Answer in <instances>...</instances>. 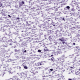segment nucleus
Wrapping results in <instances>:
<instances>
[{"label":"nucleus","instance_id":"49","mask_svg":"<svg viewBox=\"0 0 80 80\" xmlns=\"http://www.w3.org/2000/svg\"><path fill=\"white\" fill-rule=\"evenodd\" d=\"M5 35H7V33L5 32Z\"/></svg>","mask_w":80,"mask_h":80},{"label":"nucleus","instance_id":"58","mask_svg":"<svg viewBox=\"0 0 80 80\" xmlns=\"http://www.w3.org/2000/svg\"><path fill=\"white\" fill-rule=\"evenodd\" d=\"M44 36H45V37H46V35H44Z\"/></svg>","mask_w":80,"mask_h":80},{"label":"nucleus","instance_id":"35","mask_svg":"<svg viewBox=\"0 0 80 80\" xmlns=\"http://www.w3.org/2000/svg\"><path fill=\"white\" fill-rule=\"evenodd\" d=\"M78 13H80V10H78Z\"/></svg>","mask_w":80,"mask_h":80},{"label":"nucleus","instance_id":"15","mask_svg":"<svg viewBox=\"0 0 80 80\" xmlns=\"http://www.w3.org/2000/svg\"><path fill=\"white\" fill-rule=\"evenodd\" d=\"M79 72H78V71L77 72H75V74L76 75H79Z\"/></svg>","mask_w":80,"mask_h":80},{"label":"nucleus","instance_id":"10","mask_svg":"<svg viewBox=\"0 0 80 80\" xmlns=\"http://www.w3.org/2000/svg\"><path fill=\"white\" fill-rule=\"evenodd\" d=\"M75 9H74V8H72L70 10V12H75Z\"/></svg>","mask_w":80,"mask_h":80},{"label":"nucleus","instance_id":"30","mask_svg":"<svg viewBox=\"0 0 80 80\" xmlns=\"http://www.w3.org/2000/svg\"><path fill=\"white\" fill-rule=\"evenodd\" d=\"M17 68L18 69H20L21 68V67H20V66H18L17 67Z\"/></svg>","mask_w":80,"mask_h":80},{"label":"nucleus","instance_id":"43","mask_svg":"<svg viewBox=\"0 0 80 80\" xmlns=\"http://www.w3.org/2000/svg\"><path fill=\"white\" fill-rule=\"evenodd\" d=\"M8 17H10V18L11 17V16L9 15H8Z\"/></svg>","mask_w":80,"mask_h":80},{"label":"nucleus","instance_id":"46","mask_svg":"<svg viewBox=\"0 0 80 80\" xmlns=\"http://www.w3.org/2000/svg\"><path fill=\"white\" fill-rule=\"evenodd\" d=\"M9 45H12V44L11 43L9 44Z\"/></svg>","mask_w":80,"mask_h":80},{"label":"nucleus","instance_id":"19","mask_svg":"<svg viewBox=\"0 0 80 80\" xmlns=\"http://www.w3.org/2000/svg\"><path fill=\"white\" fill-rule=\"evenodd\" d=\"M14 35H18V32L17 33L14 32Z\"/></svg>","mask_w":80,"mask_h":80},{"label":"nucleus","instance_id":"47","mask_svg":"<svg viewBox=\"0 0 80 80\" xmlns=\"http://www.w3.org/2000/svg\"><path fill=\"white\" fill-rule=\"evenodd\" d=\"M72 80V79L69 78V79H68V80Z\"/></svg>","mask_w":80,"mask_h":80},{"label":"nucleus","instance_id":"51","mask_svg":"<svg viewBox=\"0 0 80 80\" xmlns=\"http://www.w3.org/2000/svg\"><path fill=\"white\" fill-rule=\"evenodd\" d=\"M73 66H74V67L75 68V65H73Z\"/></svg>","mask_w":80,"mask_h":80},{"label":"nucleus","instance_id":"27","mask_svg":"<svg viewBox=\"0 0 80 80\" xmlns=\"http://www.w3.org/2000/svg\"><path fill=\"white\" fill-rule=\"evenodd\" d=\"M8 41L9 42H12V40L10 39L9 40H8Z\"/></svg>","mask_w":80,"mask_h":80},{"label":"nucleus","instance_id":"44","mask_svg":"<svg viewBox=\"0 0 80 80\" xmlns=\"http://www.w3.org/2000/svg\"><path fill=\"white\" fill-rule=\"evenodd\" d=\"M24 53H26V52H27V51L25 50L24 51Z\"/></svg>","mask_w":80,"mask_h":80},{"label":"nucleus","instance_id":"61","mask_svg":"<svg viewBox=\"0 0 80 80\" xmlns=\"http://www.w3.org/2000/svg\"><path fill=\"white\" fill-rule=\"evenodd\" d=\"M11 79H12V80H13V79H12V78H11Z\"/></svg>","mask_w":80,"mask_h":80},{"label":"nucleus","instance_id":"18","mask_svg":"<svg viewBox=\"0 0 80 80\" xmlns=\"http://www.w3.org/2000/svg\"><path fill=\"white\" fill-rule=\"evenodd\" d=\"M8 72H9V74H10V73H11V74H12V73H13L14 72H15V71H14V72H10V71H8Z\"/></svg>","mask_w":80,"mask_h":80},{"label":"nucleus","instance_id":"23","mask_svg":"<svg viewBox=\"0 0 80 80\" xmlns=\"http://www.w3.org/2000/svg\"><path fill=\"white\" fill-rule=\"evenodd\" d=\"M62 58H65V55L64 54L62 56Z\"/></svg>","mask_w":80,"mask_h":80},{"label":"nucleus","instance_id":"34","mask_svg":"<svg viewBox=\"0 0 80 80\" xmlns=\"http://www.w3.org/2000/svg\"><path fill=\"white\" fill-rule=\"evenodd\" d=\"M62 43L63 45H64V44H65V41H64L62 42Z\"/></svg>","mask_w":80,"mask_h":80},{"label":"nucleus","instance_id":"16","mask_svg":"<svg viewBox=\"0 0 80 80\" xmlns=\"http://www.w3.org/2000/svg\"><path fill=\"white\" fill-rule=\"evenodd\" d=\"M37 2H39L40 4H42V1H39V0H38V1H37Z\"/></svg>","mask_w":80,"mask_h":80},{"label":"nucleus","instance_id":"40","mask_svg":"<svg viewBox=\"0 0 80 80\" xmlns=\"http://www.w3.org/2000/svg\"><path fill=\"white\" fill-rule=\"evenodd\" d=\"M50 38H51V36H49L48 38L49 39V40H50Z\"/></svg>","mask_w":80,"mask_h":80},{"label":"nucleus","instance_id":"36","mask_svg":"<svg viewBox=\"0 0 80 80\" xmlns=\"http://www.w3.org/2000/svg\"><path fill=\"white\" fill-rule=\"evenodd\" d=\"M38 52H41V50H38Z\"/></svg>","mask_w":80,"mask_h":80},{"label":"nucleus","instance_id":"52","mask_svg":"<svg viewBox=\"0 0 80 80\" xmlns=\"http://www.w3.org/2000/svg\"><path fill=\"white\" fill-rule=\"evenodd\" d=\"M20 42H22V39H21L20 40Z\"/></svg>","mask_w":80,"mask_h":80},{"label":"nucleus","instance_id":"25","mask_svg":"<svg viewBox=\"0 0 80 80\" xmlns=\"http://www.w3.org/2000/svg\"><path fill=\"white\" fill-rule=\"evenodd\" d=\"M5 66L6 67H8V66H9V65H8V64H5Z\"/></svg>","mask_w":80,"mask_h":80},{"label":"nucleus","instance_id":"39","mask_svg":"<svg viewBox=\"0 0 80 80\" xmlns=\"http://www.w3.org/2000/svg\"><path fill=\"white\" fill-rule=\"evenodd\" d=\"M71 6H72V7H74V5H73V4H71Z\"/></svg>","mask_w":80,"mask_h":80},{"label":"nucleus","instance_id":"59","mask_svg":"<svg viewBox=\"0 0 80 80\" xmlns=\"http://www.w3.org/2000/svg\"><path fill=\"white\" fill-rule=\"evenodd\" d=\"M16 68V67L13 68Z\"/></svg>","mask_w":80,"mask_h":80},{"label":"nucleus","instance_id":"53","mask_svg":"<svg viewBox=\"0 0 80 80\" xmlns=\"http://www.w3.org/2000/svg\"><path fill=\"white\" fill-rule=\"evenodd\" d=\"M5 47H7V46L5 45Z\"/></svg>","mask_w":80,"mask_h":80},{"label":"nucleus","instance_id":"4","mask_svg":"<svg viewBox=\"0 0 80 80\" xmlns=\"http://www.w3.org/2000/svg\"><path fill=\"white\" fill-rule=\"evenodd\" d=\"M43 61H41L39 62H38L36 64V66H40V65H44L43 63Z\"/></svg>","mask_w":80,"mask_h":80},{"label":"nucleus","instance_id":"48","mask_svg":"<svg viewBox=\"0 0 80 80\" xmlns=\"http://www.w3.org/2000/svg\"><path fill=\"white\" fill-rule=\"evenodd\" d=\"M73 45H75V43H73Z\"/></svg>","mask_w":80,"mask_h":80},{"label":"nucleus","instance_id":"1","mask_svg":"<svg viewBox=\"0 0 80 80\" xmlns=\"http://www.w3.org/2000/svg\"><path fill=\"white\" fill-rule=\"evenodd\" d=\"M37 70H38V68H32L31 69V72L32 71V73H33V75H35V74H37L38 73V71H37Z\"/></svg>","mask_w":80,"mask_h":80},{"label":"nucleus","instance_id":"14","mask_svg":"<svg viewBox=\"0 0 80 80\" xmlns=\"http://www.w3.org/2000/svg\"><path fill=\"white\" fill-rule=\"evenodd\" d=\"M76 8L78 10H80V8L78 7V6H76Z\"/></svg>","mask_w":80,"mask_h":80},{"label":"nucleus","instance_id":"12","mask_svg":"<svg viewBox=\"0 0 80 80\" xmlns=\"http://www.w3.org/2000/svg\"><path fill=\"white\" fill-rule=\"evenodd\" d=\"M5 74V72H2L1 74H0V75H1L2 77H3V76Z\"/></svg>","mask_w":80,"mask_h":80},{"label":"nucleus","instance_id":"21","mask_svg":"<svg viewBox=\"0 0 80 80\" xmlns=\"http://www.w3.org/2000/svg\"><path fill=\"white\" fill-rule=\"evenodd\" d=\"M66 8H67V9H68V10H69V9H70V8L68 6H67L66 7Z\"/></svg>","mask_w":80,"mask_h":80},{"label":"nucleus","instance_id":"9","mask_svg":"<svg viewBox=\"0 0 80 80\" xmlns=\"http://www.w3.org/2000/svg\"><path fill=\"white\" fill-rule=\"evenodd\" d=\"M26 43H26L25 42H23L21 43V46H22V47H24V46H25V45H26Z\"/></svg>","mask_w":80,"mask_h":80},{"label":"nucleus","instance_id":"31","mask_svg":"<svg viewBox=\"0 0 80 80\" xmlns=\"http://www.w3.org/2000/svg\"><path fill=\"white\" fill-rule=\"evenodd\" d=\"M58 48H59V49H60V48H61V46H58Z\"/></svg>","mask_w":80,"mask_h":80},{"label":"nucleus","instance_id":"64","mask_svg":"<svg viewBox=\"0 0 80 80\" xmlns=\"http://www.w3.org/2000/svg\"><path fill=\"white\" fill-rule=\"evenodd\" d=\"M39 68V69L40 70V68Z\"/></svg>","mask_w":80,"mask_h":80},{"label":"nucleus","instance_id":"60","mask_svg":"<svg viewBox=\"0 0 80 80\" xmlns=\"http://www.w3.org/2000/svg\"><path fill=\"white\" fill-rule=\"evenodd\" d=\"M76 48H78V47H76Z\"/></svg>","mask_w":80,"mask_h":80},{"label":"nucleus","instance_id":"63","mask_svg":"<svg viewBox=\"0 0 80 80\" xmlns=\"http://www.w3.org/2000/svg\"><path fill=\"white\" fill-rule=\"evenodd\" d=\"M47 0H44V1H46Z\"/></svg>","mask_w":80,"mask_h":80},{"label":"nucleus","instance_id":"42","mask_svg":"<svg viewBox=\"0 0 80 80\" xmlns=\"http://www.w3.org/2000/svg\"><path fill=\"white\" fill-rule=\"evenodd\" d=\"M39 68H43V67H39Z\"/></svg>","mask_w":80,"mask_h":80},{"label":"nucleus","instance_id":"7","mask_svg":"<svg viewBox=\"0 0 80 80\" xmlns=\"http://www.w3.org/2000/svg\"><path fill=\"white\" fill-rule=\"evenodd\" d=\"M13 79L14 80H20L19 78H18V77L17 76H14L13 77Z\"/></svg>","mask_w":80,"mask_h":80},{"label":"nucleus","instance_id":"37","mask_svg":"<svg viewBox=\"0 0 80 80\" xmlns=\"http://www.w3.org/2000/svg\"><path fill=\"white\" fill-rule=\"evenodd\" d=\"M50 71H53V69H50Z\"/></svg>","mask_w":80,"mask_h":80},{"label":"nucleus","instance_id":"45","mask_svg":"<svg viewBox=\"0 0 80 80\" xmlns=\"http://www.w3.org/2000/svg\"><path fill=\"white\" fill-rule=\"evenodd\" d=\"M17 19H18V20H20V18H18Z\"/></svg>","mask_w":80,"mask_h":80},{"label":"nucleus","instance_id":"20","mask_svg":"<svg viewBox=\"0 0 80 80\" xmlns=\"http://www.w3.org/2000/svg\"><path fill=\"white\" fill-rule=\"evenodd\" d=\"M3 68H5V69H4V70H3V71H4V72H6V71H7V69L6 68H5V67H3Z\"/></svg>","mask_w":80,"mask_h":80},{"label":"nucleus","instance_id":"57","mask_svg":"<svg viewBox=\"0 0 80 80\" xmlns=\"http://www.w3.org/2000/svg\"><path fill=\"white\" fill-rule=\"evenodd\" d=\"M37 10H38V12L39 11V10H38V9H37Z\"/></svg>","mask_w":80,"mask_h":80},{"label":"nucleus","instance_id":"17","mask_svg":"<svg viewBox=\"0 0 80 80\" xmlns=\"http://www.w3.org/2000/svg\"><path fill=\"white\" fill-rule=\"evenodd\" d=\"M44 50L45 51L47 52V51H48L49 50H48V49L47 48H45L44 49Z\"/></svg>","mask_w":80,"mask_h":80},{"label":"nucleus","instance_id":"56","mask_svg":"<svg viewBox=\"0 0 80 80\" xmlns=\"http://www.w3.org/2000/svg\"><path fill=\"white\" fill-rule=\"evenodd\" d=\"M73 68L72 67H71V68Z\"/></svg>","mask_w":80,"mask_h":80},{"label":"nucleus","instance_id":"22","mask_svg":"<svg viewBox=\"0 0 80 80\" xmlns=\"http://www.w3.org/2000/svg\"><path fill=\"white\" fill-rule=\"evenodd\" d=\"M58 52L59 54H60V53H62V51H58Z\"/></svg>","mask_w":80,"mask_h":80},{"label":"nucleus","instance_id":"5","mask_svg":"<svg viewBox=\"0 0 80 80\" xmlns=\"http://www.w3.org/2000/svg\"><path fill=\"white\" fill-rule=\"evenodd\" d=\"M12 38V36L9 35H8V36L7 37H3L2 38V39L4 40V39H5V38L6 39H9L10 38Z\"/></svg>","mask_w":80,"mask_h":80},{"label":"nucleus","instance_id":"55","mask_svg":"<svg viewBox=\"0 0 80 80\" xmlns=\"http://www.w3.org/2000/svg\"><path fill=\"white\" fill-rule=\"evenodd\" d=\"M53 56V55H51V57H52V56Z\"/></svg>","mask_w":80,"mask_h":80},{"label":"nucleus","instance_id":"50","mask_svg":"<svg viewBox=\"0 0 80 80\" xmlns=\"http://www.w3.org/2000/svg\"><path fill=\"white\" fill-rule=\"evenodd\" d=\"M78 70L79 71H80V68H79Z\"/></svg>","mask_w":80,"mask_h":80},{"label":"nucleus","instance_id":"8","mask_svg":"<svg viewBox=\"0 0 80 80\" xmlns=\"http://www.w3.org/2000/svg\"><path fill=\"white\" fill-rule=\"evenodd\" d=\"M65 62V59L63 58H61V62H59V63H61V64H62L63 62Z\"/></svg>","mask_w":80,"mask_h":80},{"label":"nucleus","instance_id":"26","mask_svg":"<svg viewBox=\"0 0 80 80\" xmlns=\"http://www.w3.org/2000/svg\"><path fill=\"white\" fill-rule=\"evenodd\" d=\"M74 4L76 6V7H78V4H77V3H74Z\"/></svg>","mask_w":80,"mask_h":80},{"label":"nucleus","instance_id":"62","mask_svg":"<svg viewBox=\"0 0 80 80\" xmlns=\"http://www.w3.org/2000/svg\"><path fill=\"white\" fill-rule=\"evenodd\" d=\"M20 38V37H19V38Z\"/></svg>","mask_w":80,"mask_h":80},{"label":"nucleus","instance_id":"2","mask_svg":"<svg viewBox=\"0 0 80 80\" xmlns=\"http://www.w3.org/2000/svg\"><path fill=\"white\" fill-rule=\"evenodd\" d=\"M56 5H58L57 7H54V8H53V10H55V11H57L58 10V8H60V6H59V7H58V6H59L60 5V3H56L55 4Z\"/></svg>","mask_w":80,"mask_h":80},{"label":"nucleus","instance_id":"13","mask_svg":"<svg viewBox=\"0 0 80 80\" xmlns=\"http://www.w3.org/2000/svg\"><path fill=\"white\" fill-rule=\"evenodd\" d=\"M62 58H57V60L58 62H61V59Z\"/></svg>","mask_w":80,"mask_h":80},{"label":"nucleus","instance_id":"28","mask_svg":"<svg viewBox=\"0 0 80 80\" xmlns=\"http://www.w3.org/2000/svg\"><path fill=\"white\" fill-rule=\"evenodd\" d=\"M51 60L52 61H53L54 60H55V59L53 58H51Z\"/></svg>","mask_w":80,"mask_h":80},{"label":"nucleus","instance_id":"24","mask_svg":"<svg viewBox=\"0 0 80 80\" xmlns=\"http://www.w3.org/2000/svg\"><path fill=\"white\" fill-rule=\"evenodd\" d=\"M59 40H60V41H61L62 42H63V41H64V39H59Z\"/></svg>","mask_w":80,"mask_h":80},{"label":"nucleus","instance_id":"29","mask_svg":"<svg viewBox=\"0 0 80 80\" xmlns=\"http://www.w3.org/2000/svg\"><path fill=\"white\" fill-rule=\"evenodd\" d=\"M24 68L25 69H27V68H28V67H27V66H24Z\"/></svg>","mask_w":80,"mask_h":80},{"label":"nucleus","instance_id":"54","mask_svg":"<svg viewBox=\"0 0 80 80\" xmlns=\"http://www.w3.org/2000/svg\"><path fill=\"white\" fill-rule=\"evenodd\" d=\"M79 42H80V39L79 40Z\"/></svg>","mask_w":80,"mask_h":80},{"label":"nucleus","instance_id":"3","mask_svg":"<svg viewBox=\"0 0 80 80\" xmlns=\"http://www.w3.org/2000/svg\"><path fill=\"white\" fill-rule=\"evenodd\" d=\"M20 75H21L22 77H20V78H22L23 77L24 78H25L27 77V75L25 73H24L23 72H22L20 73Z\"/></svg>","mask_w":80,"mask_h":80},{"label":"nucleus","instance_id":"6","mask_svg":"<svg viewBox=\"0 0 80 80\" xmlns=\"http://www.w3.org/2000/svg\"><path fill=\"white\" fill-rule=\"evenodd\" d=\"M75 50H77L76 51V53H77V54H78V56H79V55H80V48H79V49L78 48H76V49H75Z\"/></svg>","mask_w":80,"mask_h":80},{"label":"nucleus","instance_id":"11","mask_svg":"<svg viewBox=\"0 0 80 80\" xmlns=\"http://www.w3.org/2000/svg\"><path fill=\"white\" fill-rule=\"evenodd\" d=\"M20 5L21 6H22V5H24V4H25V2L23 1H22V2H20Z\"/></svg>","mask_w":80,"mask_h":80},{"label":"nucleus","instance_id":"41","mask_svg":"<svg viewBox=\"0 0 80 80\" xmlns=\"http://www.w3.org/2000/svg\"><path fill=\"white\" fill-rule=\"evenodd\" d=\"M62 20H64V21H65V18H62Z\"/></svg>","mask_w":80,"mask_h":80},{"label":"nucleus","instance_id":"33","mask_svg":"<svg viewBox=\"0 0 80 80\" xmlns=\"http://www.w3.org/2000/svg\"><path fill=\"white\" fill-rule=\"evenodd\" d=\"M8 33H9V34L10 33H11V31H9L8 32Z\"/></svg>","mask_w":80,"mask_h":80},{"label":"nucleus","instance_id":"38","mask_svg":"<svg viewBox=\"0 0 80 80\" xmlns=\"http://www.w3.org/2000/svg\"><path fill=\"white\" fill-rule=\"evenodd\" d=\"M15 52H18V51H17V49H15Z\"/></svg>","mask_w":80,"mask_h":80},{"label":"nucleus","instance_id":"32","mask_svg":"<svg viewBox=\"0 0 80 80\" xmlns=\"http://www.w3.org/2000/svg\"><path fill=\"white\" fill-rule=\"evenodd\" d=\"M2 4L0 2V7H2Z\"/></svg>","mask_w":80,"mask_h":80}]
</instances>
